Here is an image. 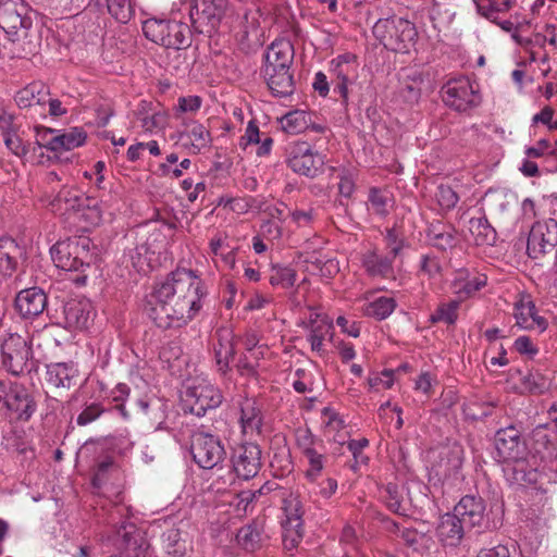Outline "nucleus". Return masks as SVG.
<instances>
[{
	"label": "nucleus",
	"instance_id": "obj_14",
	"mask_svg": "<svg viewBox=\"0 0 557 557\" xmlns=\"http://www.w3.org/2000/svg\"><path fill=\"white\" fill-rule=\"evenodd\" d=\"M116 536L121 537L116 545L123 557H148L150 555V544L134 523L123 521L116 529Z\"/></svg>",
	"mask_w": 557,
	"mask_h": 557
},
{
	"label": "nucleus",
	"instance_id": "obj_21",
	"mask_svg": "<svg viewBox=\"0 0 557 557\" xmlns=\"http://www.w3.org/2000/svg\"><path fill=\"white\" fill-rule=\"evenodd\" d=\"M47 307V295L39 287L21 290L15 297V308L24 319H33L44 312Z\"/></svg>",
	"mask_w": 557,
	"mask_h": 557
},
{
	"label": "nucleus",
	"instance_id": "obj_29",
	"mask_svg": "<svg viewBox=\"0 0 557 557\" xmlns=\"http://www.w3.org/2000/svg\"><path fill=\"white\" fill-rule=\"evenodd\" d=\"M513 315L516 324L524 330L544 332L547 329V320L537 314L534 304L531 300L515 304Z\"/></svg>",
	"mask_w": 557,
	"mask_h": 557
},
{
	"label": "nucleus",
	"instance_id": "obj_48",
	"mask_svg": "<svg viewBox=\"0 0 557 557\" xmlns=\"http://www.w3.org/2000/svg\"><path fill=\"white\" fill-rule=\"evenodd\" d=\"M304 456L308 460V469L306 470V478L314 482L321 474L323 467H324V456L322 454H319L314 448L312 447H305Z\"/></svg>",
	"mask_w": 557,
	"mask_h": 557
},
{
	"label": "nucleus",
	"instance_id": "obj_5",
	"mask_svg": "<svg viewBox=\"0 0 557 557\" xmlns=\"http://www.w3.org/2000/svg\"><path fill=\"white\" fill-rule=\"evenodd\" d=\"M32 23L28 8L21 0H0V28L11 41L26 37Z\"/></svg>",
	"mask_w": 557,
	"mask_h": 557
},
{
	"label": "nucleus",
	"instance_id": "obj_27",
	"mask_svg": "<svg viewBox=\"0 0 557 557\" xmlns=\"http://www.w3.org/2000/svg\"><path fill=\"white\" fill-rule=\"evenodd\" d=\"M395 259L389 253L383 255L375 249H371L362 253L361 264L369 276L388 278L394 275L393 263Z\"/></svg>",
	"mask_w": 557,
	"mask_h": 557
},
{
	"label": "nucleus",
	"instance_id": "obj_9",
	"mask_svg": "<svg viewBox=\"0 0 557 557\" xmlns=\"http://www.w3.org/2000/svg\"><path fill=\"white\" fill-rule=\"evenodd\" d=\"M36 410L37 403L33 393L22 384L10 382V392L1 416L11 422H27Z\"/></svg>",
	"mask_w": 557,
	"mask_h": 557
},
{
	"label": "nucleus",
	"instance_id": "obj_53",
	"mask_svg": "<svg viewBox=\"0 0 557 557\" xmlns=\"http://www.w3.org/2000/svg\"><path fill=\"white\" fill-rule=\"evenodd\" d=\"M36 145L39 148H46L50 151L57 152L59 131L36 126Z\"/></svg>",
	"mask_w": 557,
	"mask_h": 557
},
{
	"label": "nucleus",
	"instance_id": "obj_49",
	"mask_svg": "<svg viewBox=\"0 0 557 557\" xmlns=\"http://www.w3.org/2000/svg\"><path fill=\"white\" fill-rule=\"evenodd\" d=\"M236 539L245 549L255 550L261 542V533L255 523L248 524L238 530Z\"/></svg>",
	"mask_w": 557,
	"mask_h": 557
},
{
	"label": "nucleus",
	"instance_id": "obj_20",
	"mask_svg": "<svg viewBox=\"0 0 557 557\" xmlns=\"http://www.w3.org/2000/svg\"><path fill=\"white\" fill-rule=\"evenodd\" d=\"M453 513L469 529L481 527L485 517V504L482 497L463 496L454 507Z\"/></svg>",
	"mask_w": 557,
	"mask_h": 557
},
{
	"label": "nucleus",
	"instance_id": "obj_6",
	"mask_svg": "<svg viewBox=\"0 0 557 557\" xmlns=\"http://www.w3.org/2000/svg\"><path fill=\"white\" fill-rule=\"evenodd\" d=\"M442 99L450 109L458 112H467L481 102L479 91L473 87L468 77L449 79L442 87Z\"/></svg>",
	"mask_w": 557,
	"mask_h": 557
},
{
	"label": "nucleus",
	"instance_id": "obj_23",
	"mask_svg": "<svg viewBox=\"0 0 557 557\" xmlns=\"http://www.w3.org/2000/svg\"><path fill=\"white\" fill-rule=\"evenodd\" d=\"M214 338L213 351L218 371L226 374L230 370V362L235 355L233 331L228 327H221L216 330Z\"/></svg>",
	"mask_w": 557,
	"mask_h": 557
},
{
	"label": "nucleus",
	"instance_id": "obj_36",
	"mask_svg": "<svg viewBox=\"0 0 557 557\" xmlns=\"http://www.w3.org/2000/svg\"><path fill=\"white\" fill-rule=\"evenodd\" d=\"M555 377L552 370L533 369L524 376L522 384L532 395H543L550 391Z\"/></svg>",
	"mask_w": 557,
	"mask_h": 557
},
{
	"label": "nucleus",
	"instance_id": "obj_40",
	"mask_svg": "<svg viewBox=\"0 0 557 557\" xmlns=\"http://www.w3.org/2000/svg\"><path fill=\"white\" fill-rule=\"evenodd\" d=\"M86 199L79 195L77 190L71 188H62L51 202L52 207L58 211L78 212L84 206Z\"/></svg>",
	"mask_w": 557,
	"mask_h": 557
},
{
	"label": "nucleus",
	"instance_id": "obj_50",
	"mask_svg": "<svg viewBox=\"0 0 557 557\" xmlns=\"http://www.w3.org/2000/svg\"><path fill=\"white\" fill-rule=\"evenodd\" d=\"M296 271L288 267H273L270 275V284L272 286H282L283 288H289L294 286L296 282Z\"/></svg>",
	"mask_w": 557,
	"mask_h": 557
},
{
	"label": "nucleus",
	"instance_id": "obj_42",
	"mask_svg": "<svg viewBox=\"0 0 557 557\" xmlns=\"http://www.w3.org/2000/svg\"><path fill=\"white\" fill-rule=\"evenodd\" d=\"M393 207V198L388 190L372 187L368 196V209L379 216H386Z\"/></svg>",
	"mask_w": 557,
	"mask_h": 557
},
{
	"label": "nucleus",
	"instance_id": "obj_10",
	"mask_svg": "<svg viewBox=\"0 0 557 557\" xmlns=\"http://www.w3.org/2000/svg\"><path fill=\"white\" fill-rule=\"evenodd\" d=\"M282 509L284 512L282 520L283 544L286 549H294L304 536V508L299 496L289 493L283 498Z\"/></svg>",
	"mask_w": 557,
	"mask_h": 557
},
{
	"label": "nucleus",
	"instance_id": "obj_37",
	"mask_svg": "<svg viewBox=\"0 0 557 557\" xmlns=\"http://www.w3.org/2000/svg\"><path fill=\"white\" fill-rule=\"evenodd\" d=\"M20 253V247L13 238L0 237V274L11 275L16 270Z\"/></svg>",
	"mask_w": 557,
	"mask_h": 557
},
{
	"label": "nucleus",
	"instance_id": "obj_7",
	"mask_svg": "<svg viewBox=\"0 0 557 557\" xmlns=\"http://www.w3.org/2000/svg\"><path fill=\"white\" fill-rule=\"evenodd\" d=\"M190 453L194 461L202 469L216 467L226 456L221 440L206 432H195L191 435Z\"/></svg>",
	"mask_w": 557,
	"mask_h": 557
},
{
	"label": "nucleus",
	"instance_id": "obj_11",
	"mask_svg": "<svg viewBox=\"0 0 557 557\" xmlns=\"http://www.w3.org/2000/svg\"><path fill=\"white\" fill-rule=\"evenodd\" d=\"M557 246V221L548 219L539 221L530 230L527 252L530 258L542 260L555 251Z\"/></svg>",
	"mask_w": 557,
	"mask_h": 557
},
{
	"label": "nucleus",
	"instance_id": "obj_59",
	"mask_svg": "<svg viewBox=\"0 0 557 557\" xmlns=\"http://www.w3.org/2000/svg\"><path fill=\"white\" fill-rule=\"evenodd\" d=\"M384 239L388 250L387 253L396 258L404 248V239L399 237L395 228H388Z\"/></svg>",
	"mask_w": 557,
	"mask_h": 557
},
{
	"label": "nucleus",
	"instance_id": "obj_44",
	"mask_svg": "<svg viewBox=\"0 0 557 557\" xmlns=\"http://www.w3.org/2000/svg\"><path fill=\"white\" fill-rule=\"evenodd\" d=\"M395 308V299L383 296L368 304L364 308V313L377 320H384L393 313Z\"/></svg>",
	"mask_w": 557,
	"mask_h": 557
},
{
	"label": "nucleus",
	"instance_id": "obj_63",
	"mask_svg": "<svg viewBox=\"0 0 557 557\" xmlns=\"http://www.w3.org/2000/svg\"><path fill=\"white\" fill-rule=\"evenodd\" d=\"M515 349L529 358H534L537 352V346L531 341L529 336H519L513 343Z\"/></svg>",
	"mask_w": 557,
	"mask_h": 557
},
{
	"label": "nucleus",
	"instance_id": "obj_8",
	"mask_svg": "<svg viewBox=\"0 0 557 557\" xmlns=\"http://www.w3.org/2000/svg\"><path fill=\"white\" fill-rule=\"evenodd\" d=\"M223 400L221 391L210 382L201 380L186 389L184 397L185 410L190 413L202 417L207 410L218 408Z\"/></svg>",
	"mask_w": 557,
	"mask_h": 557
},
{
	"label": "nucleus",
	"instance_id": "obj_25",
	"mask_svg": "<svg viewBox=\"0 0 557 557\" xmlns=\"http://www.w3.org/2000/svg\"><path fill=\"white\" fill-rule=\"evenodd\" d=\"M487 283V276L482 273L471 272L468 269H459L453 280L454 293L459 300L472 297Z\"/></svg>",
	"mask_w": 557,
	"mask_h": 557
},
{
	"label": "nucleus",
	"instance_id": "obj_34",
	"mask_svg": "<svg viewBox=\"0 0 557 557\" xmlns=\"http://www.w3.org/2000/svg\"><path fill=\"white\" fill-rule=\"evenodd\" d=\"M426 238L433 247L440 250L451 249L458 244L455 227L442 222H435L429 226Z\"/></svg>",
	"mask_w": 557,
	"mask_h": 557
},
{
	"label": "nucleus",
	"instance_id": "obj_62",
	"mask_svg": "<svg viewBox=\"0 0 557 557\" xmlns=\"http://www.w3.org/2000/svg\"><path fill=\"white\" fill-rule=\"evenodd\" d=\"M436 197L441 207L445 209L454 208L459 200L456 191H454L449 186H440Z\"/></svg>",
	"mask_w": 557,
	"mask_h": 557
},
{
	"label": "nucleus",
	"instance_id": "obj_2",
	"mask_svg": "<svg viewBox=\"0 0 557 557\" xmlns=\"http://www.w3.org/2000/svg\"><path fill=\"white\" fill-rule=\"evenodd\" d=\"M372 32L386 49L396 52H408L418 35L413 23L396 15L377 20Z\"/></svg>",
	"mask_w": 557,
	"mask_h": 557
},
{
	"label": "nucleus",
	"instance_id": "obj_28",
	"mask_svg": "<svg viewBox=\"0 0 557 557\" xmlns=\"http://www.w3.org/2000/svg\"><path fill=\"white\" fill-rule=\"evenodd\" d=\"M307 329L309 330L307 341L310 343L311 350L323 356L326 352L324 341L333 338L334 327L332 321L315 314L314 318H310Z\"/></svg>",
	"mask_w": 557,
	"mask_h": 557
},
{
	"label": "nucleus",
	"instance_id": "obj_22",
	"mask_svg": "<svg viewBox=\"0 0 557 557\" xmlns=\"http://www.w3.org/2000/svg\"><path fill=\"white\" fill-rule=\"evenodd\" d=\"M294 60V47L287 39L273 41L264 53V65L262 69H275V72L290 71Z\"/></svg>",
	"mask_w": 557,
	"mask_h": 557
},
{
	"label": "nucleus",
	"instance_id": "obj_35",
	"mask_svg": "<svg viewBox=\"0 0 557 557\" xmlns=\"http://www.w3.org/2000/svg\"><path fill=\"white\" fill-rule=\"evenodd\" d=\"M484 200L490 211L503 220L507 216L513 205L517 203V196L511 191L490 190L486 193Z\"/></svg>",
	"mask_w": 557,
	"mask_h": 557
},
{
	"label": "nucleus",
	"instance_id": "obj_26",
	"mask_svg": "<svg viewBox=\"0 0 557 557\" xmlns=\"http://www.w3.org/2000/svg\"><path fill=\"white\" fill-rule=\"evenodd\" d=\"M66 326L72 330H85L92 320V305L87 299H71L64 305Z\"/></svg>",
	"mask_w": 557,
	"mask_h": 557
},
{
	"label": "nucleus",
	"instance_id": "obj_60",
	"mask_svg": "<svg viewBox=\"0 0 557 557\" xmlns=\"http://www.w3.org/2000/svg\"><path fill=\"white\" fill-rule=\"evenodd\" d=\"M440 260L432 255H423L420 260V272L428 277H434L441 272Z\"/></svg>",
	"mask_w": 557,
	"mask_h": 557
},
{
	"label": "nucleus",
	"instance_id": "obj_18",
	"mask_svg": "<svg viewBox=\"0 0 557 557\" xmlns=\"http://www.w3.org/2000/svg\"><path fill=\"white\" fill-rule=\"evenodd\" d=\"M331 73L336 77L334 91L344 100L348 98V85L352 84L358 75L357 58L352 53H344L331 61Z\"/></svg>",
	"mask_w": 557,
	"mask_h": 557
},
{
	"label": "nucleus",
	"instance_id": "obj_24",
	"mask_svg": "<svg viewBox=\"0 0 557 557\" xmlns=\"http://www.w3.org/2000/svg\"><path fill=\"white\" fill-rule=\"evenodd\" d=\"M469 530L453 512L440 518L436 536L442 545L457 547L460 545L466 531Z\"/></svg>",
	"mask_w": 557,
	"mask_h": 557
},
{
	"label": "nucleus",
	"instance_id": "obj_30",
	"mask_svg": "<svg viewBox=\"0 0 557 557\" xmlns=\"http://www.w3.org/2000/svg\"><path fill=\"white\" fill-rule=\"evenodd\" d=\"M262 412L258 401L253 398H246L240 403L239 422L245 435H258L262 426Z\"/></svg>",
	"mask_w": 557,
	"mask_h": 557
},
{
	"label": "nucleus",
	"instance_id": "obj_13",
	"mask_svg": "<svg viewBox=\"0 0 557 557\" xmlns=\"http://www.w3.org/2000/svg\"><path fill=\"white\" fill-rule=\"evenodd\" d=\"M287 164L295 173L314 177L324 164V158L312 151L305 141L292 144L287 150Z\"/></svg>",
	"mask_w": 557,
	"mask_h": 557
},
{
	"label": "nucleus",
	"instance_id": "obj_54",
	"mask_svg": "<svg viewBox=\"0 0 557 557\" xmlns=\"http://www.w3.org/2000/svg\"><path fill=\"white\" fill-rule=\"evenodd\" d=\"M382 497L393 512H400L403 509V491L398 485L388 483L382 491Z\"/></svg>",
	"mask_w": 557,
	"mask_h": 557
},
{
	"label": "nucleus",
	"instance_id": "obj_1",
	"mask_svg": "<svg viewBox=\"0 0 557 557\" xmlns=\"http://www.w3.org/2000/svg\"><path fill=\"white\" fill-rule=\"evenodd\" d=\"M202 281L189 269H176L146 295L144 312L160 329L187 325L202 308Z\"/></svg>",
	"mask_w": 557,
	"mask_h": 557
},
{
	"label": "nucleus",
	"instance_id": "obj_17",
	"mask_svg": "<svg viewBox=\"0 0 557 557\" xmlns=\"http://www.w3.org/2000/svg\"><path fill=\"white\" fill-rule=\"evenodd\" d=\"M232 463L237 476L244 480L255 478L261 468L260 447L253 443L239 445L234 449Z\"/></svg>",
	"mask_w": 557,
	"mask_h": 557
},
{
	"label": "nucleus",
	"instance_id": "obj_43",
	"mask_svg": "<svg viewBox=\"0 0 557 557\" xmlns=\"http://www.w3.org/2000/svg\"><path fill=\"white\" fill-rule=\"evenodd\" d=\"M423 78L420 75L408 76L401 82L398 97L407 104H417L421 98Z\"/></svg>",
	"mask_w": 557,
	"mask_h": 557
},
{
	"label": "nucleus",
	"instance_id": "obj_55",
	"mask_svg": "<svg viewBox=\"0 0 557 557\" xmlns=\"http://www.w3.org/2000/svg\"><path fill=\"white\" fill-rule=\"evenodd\" d=\"M116 471V467L112 457H106L95 466L92 485L100 488L107 480L108 473Z\"/></svg>",
	"mask_w": 557,
	"mask_h": 557
},
{
	"label": "nucleus",
	"instance_id": "obj_61",
	"mask_svg": "<svg viewBox=\"0 0 557 557\" xmlns=\"http://www.w3.org/2000/svg\"><path fill=\"white\" fill-rule=\"evenodd\" d=\"M394 372L392 370H384L381 373L369 377L368 383L371 388L375 389H379L380 387L391 388L394 384Z\"/></svg>",
	"mask_w": 557,
	"mask_h": 557
},
{
	"label": "nucleus",
	"instance_id": "obj_15",
	"mask_svg": "<svg viewBox=\"0 0 557 557\" xmlns=\"http://www.w3.org/2000/svg\"><path fill=\"white\" fill-rule=\"evenodd\" d=\"M431 469L440 479L455 475L462 466V447L458 444L442 446L431 453Z\"/></svg>",
	"mask_w": 557,
	"mask_h": 557
},
{
	"label": "nucleus",
	"instance_id": "obj_33",
	"mask_svg": "<svg viewBox=\"0 0 557 557\" xmlns=\"http://www.w3.org/2000/svg\"><path fill=\"white\" fill-rule=\"evenodd\" d=\"M262 75L271 92L276 97L290 96L295 90L294 77L290 71L275 72V69H262Z\"/></svg>",
	"mask_w": 557,
	"mask_h": 557
},
{
	"label": "nucleus",
	"instance_id": "obj_51",
	"mask_svg": "<svg viewBox=\"0 0 557 557\" xmlns=\"http://www.w3.org/2000/svg\"><path fill=\"white\" fill-rule=\"evenodd\" d=\"M74 369L65 363H57L49 371L50 381L58 387H70Z\"/></svg>",
	"mask_w": 557,
	"mask_h": 557
},
{
	"label": "nucleus",
	"instance_id": "obj_39",
	"mask_svg": "<svg viewBox=\"0 0 557 557\" xmlns=\"http://www.w3.org/2000/svg\"><path fill=\"white\" fill-rule=\"evenodd\" d=\"M469 231L476 245L493 246L496 243V231L484 216L471 218L469 221Z\"/></svg>",
	"mask_w": 557,
	"mask_h": 557
},
{
	"label": "nucleus",
	"instance_id": "obj_47",
	"mask_svg": "<svg viewBox=\"0 0 557 557\" xmlns=\"http://www.w3.org/2000/svg\"><path fill=\"white\" fill-rule=\"evenodd\" d=\"M532 440L537 451L549 450L555 447L556 432L549 430L547 424H540L533 430Z\"/></svg>",
	"mask_w": 557,
	"mask_h": 557
},
{
	"label": "nucleus",
	"instance_id": "obj_32",
	"mask_svg": "<svg viewBox=\"0 0 557 557\" xmlns=\"http://www.w3.org/2000/svg\"><path fill=\"white\" fill-rule=\"evenodd\" d=\"M137 406L151 426L156 430L162 429L168 416L169 404L166 400L158 397L138 399Z\"/></svg>",
	"mask_w": 557,
	"mask_h": 557
},
{
	"label": "nucleus",
	"instance_id": "obj_31",
	"mask_svg": "<svg viewBox=\"0 0 557 557\" xmlns=\"http://www.w3.org/2000/svg\"><path fill=\"white\" fill-rule=\"evenodd\" d=\"M227 8V0H197L196 14L199 21L214 29L224 17Z\"/></svg>",
	"mask_w": 557,
	"mask_h": 557
},
{
	"label": "nucleus",
	"instance_id": "obj_4",
	"mask_svg": "<svg viewBox=\"0 0 557 557\" xmlns=\"http://www.w3.org/2000/svg\"><path fill=\"white\" fill-rule=\"evenodd\" d=\"M145 36L165 48L183 49L189 46V27L181 22L149 18L143 24Z\"/></svg>",
	"mask_w": 557,
	"mask_h": 557
},
{
	"label": "nucleus",
	"instance_id": "obj_38",
	"mask_svg": "<svg viewBox=\"0 0 557 557\" xmlns=\"http://www.w3.org/2000/svg\"><path fill=\"white\" fill-rule=\"evenodd\" d=\"M187 137L190 141L193 152L199 153L208 149L211 145L212 138L207 127L197 121L186 124V128L181 133L180 138Z\"/></svg>",
	"mask_w": 557,
	"mask_h": 557
},
{
	"label": "nucleus",
	"instance_id": "obj_64",
	"mask_svg": "<svg viewBox=\"0 0 557 557\" xmlns=\"http://www.w3.org/2000/svg\"><path fill=\"white\" fill-rule=\"evenodd\" d=\"M201 103L202 99L199 96L180 97L177 100V109L183 113H195L200 109Z\"/></svg>",
	"mask_w": 557,
	"mask_h": 557
},
{
	"label": "nucleus",
	"instance_id": "obj_16",
	"mask_svg": "<svg viewBox=\"0 0 557 557\" xmlns=\"http://www.w3.org/2000/svg\"><path fill=\"white\" fill-rule=\"evenodd\" d=\"M496 458L499 462H515L523 458L524 445L520 431L513 426L500 429L495 434Z\"/></svg>",
	"mask_w": 557,
	"mask_h": 557
},
{
	"label": "nucleus",
	"instance_id": "obj_12",
	"mask_svg": "<svg viewBox=\"0 0 557 557\" xmlns=\"http://www.w3.org/2000/svg\"><path fill=\"white\" fill-rule=\"evenodd\" d=\"M27 337L9 333L1 344L2 366L13 375L23 373L30 358Z\"/></svg>",
	"mask_w": 557,
	"mask_h": 557
},
{
	"label": "nucleus",
	"instance_id": "obj_58",
	"mask_svg": "<svg viewBox=\"0 0 557 557\" xmlns=\"http://www.w3.org/2000/svg\"><path fill=\"white\" fill-rule=\"evenodd\" d=\"M104 412L103 407L98 403H92L78 414L76 422L78 425H87L97 420Z\"/></svg>",
	"mask_w": 557,
	"mask_h": 557
},
{
	"label": "nucleus",
	"instance_id": "obj_19",
	"mask_svg": "<svg viewBox=\"0 0 557 557\" xmlns=\"http://www.w3.org/2000/svg\"><path fill=\"white\" fill-rule=\"evenodd\" d=\"M48 96V86L41 82H33L16 92L15 102L21 109H33L40 116H46Z\"/></svg>",
	"mask_w": 557,
	"mask_h": 557
},
{
	"label": "nucleus",
	"instance_id": "obj_57",
	"mask_svg": "<svg viewBox=\"0 0 557 557\" xmlns=\"http://www.w3.org/2000/svg\"><path fill=\"white\" fill-rule=\"evenodd\" d=\"M166 124V116L161 111H152L150 115L141 117V127L149 133L161 129Z\"/></svg>",
	"mask_w": 557,
	"mask_h": 557
},
{
	"label": "nucleus",
	"instance_id": "obj_45",
	"mask_svg": "<svg viewBox=\"0 0 557 557\" xmlns=\"http://www.w3.org/2000/svg\"><path fill=\"white\" fill-rule=\"evenodd\" d=\"M86 137V133L76 127L64 133L59 131L57 152L69 151L82 146Z\"/></svg>",
	"mask_w": 557,
	"mask_h": 557
},
{
	"label": "nucleus",
	"instance_id": "obj_41",
	"mask_svg": "<svg viewBox=\"0 0 557 557\" xmlns=\"http://www.w3.org/2000/svg\"><path fill=\"white\" fill-rule=\"evenodd\" d=\"M281 125L283 131L288 134L304 133L311 125V114L302 110L290 111L281 119Z\"/></svg>",
	"mask_w": 557,
	"mask_h": 557
},
{
	"label": "nucleus",
	"instance_id": "obj_56",
	"mask_svg": "<svg viewBox=\"0 0 557 557\" xmlns=\"http://www.w3.org/2000/svg\"><path fill=\"white\" fill-rule=\"evenodd\" d=\"M4 145L15 156L23 157L27 153L28 148L21 137L15 133V128L8 134L2 135Z\"/></svg>",
	"mask_w": 557,
	"mask_h": 557
},
{
	"label": "nucleus",
	"instance_id": "obj_52",
	"mask_svg": "<svg viewBox=\"0 0 557 557\" xmlns=\"http://www.w3.org/2000/svg\"><path fill=\"white\" fill-rule=\"evenodd\" d=\"M109 13L119 22L127 23L133 15L131 0H106Z\"/></svg>",
	"mask_w": 557,
	"mask_h": 557
},
{
	"label": "nucleus",
	"instance_id": "obj_3",
	"mask_svg": "<svg viewBox=\"0 0 557 557\" xmlns=\"http://www.w3.org/2000/svg\"><path fill=\"white\" fill-rule=\"evenodd\" d=\"M50 253L55 267L64 271H84L92 261L90 240L86 237L58 242Z\"/></svg>",
	"mask_w": 557,
	"mask_h": 557
},
{
	"label": "nucleus",
	"instance_id": "obj_46",
	"mask_svg": "<svg viewBox=\"0 0 557 557\" xmlns=\"http://www.w3.org/2000/svg\"><path fill=\"white\" fill-rule=\"evenodd\" d=\"M460 302L461 300L456 299L441 304L435 310V312L431 315V322H444L446 324H454L458 319V310L460 307Z\"/></svg>",
	"mask_w": 557,
	"mask_h": 557
}]
</instances>
